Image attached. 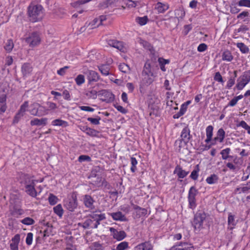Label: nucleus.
I'll list each match as a JSON object with an SVG mask.
<instances>
[{
    "label": "nucleus",
    "instance_id": "30",
    "mask_svg": "<svg viewBox=\"0 0 250 250\" xmlns=\"http://www.w3.org/2000/svg\"><path fill=\"white\" fill-rule=\"evenodd\" d=\"M98 68L101 73L104 75L107 76L109 74L110 67L107 64H102L98 66Z\"/></svg>",
    "mask_w": 250,
    "mask_h": 250
},
{
    "label": "nucleus",
    "instance_id": "62",
    "mask_svg": "<svg viewBox=\"0 0 250 250\" xmlns=\"http://www.w3.org/2000/svg\"><path fill=\"white\" fill-rule=\"evenodd\" d=\"M207 49V45L205 43H201L199 45L197 48V50L199 52H202L206 50Z\"/></svg>",
    "mask_w": 250,
    "mask_h": 250
},
{
    "label": "nucleus",
    "instance_id": "26",
    "mask_svg": "<svg viewBox=\"0 0 250 250\" xmlns=\"http://www.w3.org/2000/svg\"><path fill=\"white\" fill-rule=\"evenodd\" d=\"M47 119L46 118L38 119L35 118L30 121V125H45L47 124Z\"/></svg>",
    "mask_w": 250,
    "mask_h": 250
},
{
    "label": "nucleus",
    "instance_id": "59",
    "mask_svg": "<svg viewBox=\"0 0 250 250\" xmlns=\"http://www.w3.org/2000/svg\"><path fill=\"white\" fill-rule=\"evenodd\" d=\"M33 233L31 232H29L27 234V236L26 238V243L27 245H31L32 243L33 240Z\"/></svg>",
    "mask_w": 250,
    "mask_h": 250
},
{
    "label": "nucleus",
    "instance_id": "55",
    "mask_svg": "<svg viewBox=\"0 0 250 250\" xmlns=\"http://www.w3.org/2000/svg\"><path fill=\"white\" fill-rule=\"evenodd\" d=\"M131 170L132 172H134L136 170V166L137 164V161L135 158L131 157Z\"/></svg>",
    "mask_w": 250,
    "mask_h": 250
},
{
    "label": "nucleus",
    "instance_id": "58",
    "mask_svg": "<svg viewBox=\"0 0 250 250\" xmlns=\"http://www.w3.org/2000/svg\"><path fill=\"white\" fill-rule=\"evenodd\" d=\"M235 80L234 79V78L229 77L228 81L227 82L226 87L229 89H230L231 87L235 84Z\"/></svg>",
    "mask_w": 250,
    "mask_h": 250
},
{
    "label": "nucleus",
    "instance_id": "48",
    "mask_svg": "<svg viewBox=\"0 0 250 250\" xmlns=\"http://www.w3.org/2000/svg\"><path fill=\"white\" fill-rule=\"evenodd\" d=\"M21 223L26 225H31L35 223V221L31 218L25 217L21 221Z\"/></svg>",
    "mask_w": 250,
    "mask_h": 250
},
{
    "label": "nucleus",
    "instance_id": "20",
    "mask_svg": "<svg viewBox=\"0 0 250 250\" xmlns=\"http://www.w3.org/2000/svg\"><path fill=\"white\" fill-rule=\"evenodd\" d=\"M153 246L149 241H146L136 246L134 249L135 250H152Z\"/></svg>",
    "mask_w": 250,
    "mask_h": 250
},
{
    "label": "nucleus",
    "instance_id": "22",
    "mask_svg": "<svg viewBox=\"0 0 250 250\" xmlns=\"http://www.w3.org/2000/svg\"><path fill=\"white\" fill-rule=\"evenodd\" d=\"M169 8V5L167 3L158 2L155 4V9L159 13H163Z\"/></svg>",
    "mask_w": 250,
    "mask_h": 250
},
{
    "label": "nucleus",
    "instance_id": "64",
    "mask_svg": "<svg viewBox=\"0 0 250 250\" xmlns=\"http://www.w3.org/2000/svg\"><path fill=\"white\" fill-rule=\"evenodd\" d=\"M80 109L83 111H88V112H93L94 111V109L87 106H80Z\"/></svg>",
    "mask_w": 250,
    "mask_h": 250
},
{
    "label": "nucleus",
    "instance_id": "43",
    "mask_svg": "<svg viewBox=\"0 0 250 250\" xmlns=\"http://www.w3.org/2000/svg\"><path fill=\"white\" fill-rule=\"evenodd\" d=\"M129 248L128 243L126 241L122 242L116 247V250H125Z\"/></svg>",
    "mask_w": 250,
    "mask_h": 250
},
{
    "label": "nucleus",
    "instance_id": "9",
    "mask_svg": "<svg viewBox=\"0 0 250 250\" xmlns=\"http://www.w3.org/2000/svg\"><path fill=\"white\" fill-rule=\"evenodd\" d=\"M197 193V190L193 186L190 188L188 194V200L189 207L191 209H194L196 206L195 196Z\"/></svg>",
    "mask_w": 250,
    "mask_h": 250
},
{
    "label": "nucleus",
    "instance_id": "29",
    "mask_svg": "<svg viewBox=\"0 0 250 250\" xmlns=\"http://www.w3.org/2000/svg\"><path fill=\"white\" fill-rule=\"evenodd\" d=\"M228 224L229 226L228 228L230 229H232L236 224V223L235 221V216L234 215H232L231 213H229Z\"/></svg>",
    "mask_w": 250,
    "mask_h": 250
},
{
    "label": "nucleus",
    "instance_id": "23",
    "mask_svg": "<svg viewBox=\"0 0 250 250\" xmlns=\"http://www.w3.org/2000/svg\"><path fill=\"white\" fill-rule=\"evenodd\" d=\"M110 215L116 221H126V217L121 211L110 213Z\"/></svg>",
    "mask_w": 250,
    "mask_h": 250
},
{
    "label": "nucleus",
    "instance_id": "19",
    "mask_svg": "<svg viewBox=\"0 0 250 250\" xmlns=\"http://www.w3.org/2000/svg\"><path fill=\"white\" fill-rule=\"evenodd\" d=\"M20 241V235L16 234L11 239V243L10 244L11 250H19V244Z\"/></svg>",
    "mask_w": 250,
    "mask_h": 250
},
{
    "label": "nucleus",
    "instance_id": "11",
    "mask_svg": "<svg viewBox=\"0 0 250 250\" xmlns=\"http://www.w3.org/2000/svg\"><path fill=\"white\" fill-rule=\"evenodd\" d=\"M106 42L107 44L111 47L115 48L122 52L125 51V47L122 42L115 39H107Z\"/></svg>",
    "mask_w": 250,
    "mask_h": 250
},
{
    "label": "nucleus",
    "instance_id": "60",
    "mask_svg": "<svg viewBox=\"0 0 250 250\" xmlns=\"http://www.w3.org/2000/svg\"><path fill=\"white\" fill-rule=\"evenodd\" d=\"M101 118L99 117L98 118H93L91 117H89L87 118V120L90 122L91 124L98 125L100 124V120Z\"/></svg>",
    "mask_w": 250,
    "mask_h": 250
},
{
    "label": "nucleus",
    "instance_id": "10",
    "mask_svg": "<svg viewBox=\"0 0 250 250\" xmlns=\"http://www.w3.org/2000/svg\"><path fill=\"white\" fill-rule=\"evenodd\" d=\"M206 217V214L203 212H197L194 216L193 225L195 229H200Z\"/></svg>",
    "mask_w": 250,
    "mask_h": 250
},
{
    "label": "nucleus",
    "instance_id": "21",
    "mask_svg": "<svg viewBox=\"0 0 250 250\" xmlns=\"http://www.w3.org/2000/svg\"><path fill=\"white\" fill-rule=\"evenodd\" d=\"M25 192L32 197H36L37 196V191L35 189V183L28 185L25 187Z\"/></svg>",
    "mask_w": 250,
    "mask_h": 250
},
{
    "label": "nucleus",
    "instance_id": "7",
    "mask_svg": "<svg viewBox=\"0 0 250 250\" xmlns=\"http://www.w3.org/2000/svg\"><path fill=\"white\" fill-rule=\"evenodd\" d=\"M83 73L86 76L89 84H92L94 83L98 82L100 79L99 74L94 70L87 69Z\"/></svg>",
    "mask_w": 250,
    "mask_h": 250
},
{
    "label": "nucleus",
    "instance_id": "1",
    "mask_svg": "<svg viewBox=\"0 0 250 250\" xmlns=\"http://www.w3.org/2000/svg\"><path fill=\"white\" fill-rule=\"evenodd\" d=\"M105 218V217L104 214H98L93 213L90 215L89 218L85 220L83 223H79V226H82L85 229L97 228L100 224V221Z\"/></svg>",
    "mask_w": 250,
    "mask_h": 250
},
{
    "label": "nucleus",
    "instance_id": "32",
    "mask_svg": "<svg viewBox=\"0 0 250 250\" xmlns=\"http://www.w3.org/2000/svg\"><path fill=\"white\" fill-rule=\"evenodd\" d=\"M218 176L215 174H213L208 177L206 179V181L208 184L211 185L216 183L218 182Z\"/></svg>",
    "mask_w": 250,
    "mask_h": 250
},
{
    "label": "nucleus",
    "instance_id": "40",
    "mask_svg": "<svg viewBox=\"0 0 250 250\" xmlns=\"http://www.w3.org/2000/svg\"><path fill=\"white\" fill-rule=\"evenodd\" d=\"M176 18L179 19H182L185 15V12L183 8H179L175 11Z\"/></svg>",
    "mask_w": 250,
    "mask_h": 250
},
{
    "label": "nucleus",
    "instance_id": "16",
    "mask_svg": "<svg viewBox=\"0 0 250 250\" xmlns=\"http://www.w3.org/2000/svg\"><path fill=\"white\" fill-rule=\"evenodd\" d=\"M169 250H194V248L191 244L184 243L172 247Z\"/></svg>",
    "mask_w": 250,
    "mask_h": 250
},
{
    "label": "nucleus",
    "instance_id": "50",
    "mask_svg": "<svg viewBox=\"0 0 250 250\" xmlns=\"http://www.w3.org/2000/svg\"><path fill=\"white\" fill-rule=\"evenodd\" d=\"M86 95L88 98L95 99L97 97V92L96 90H92L86 92Z\"/></svg>",
    "mask_w": 250,
    "mask_h": 250
},
{
    "label": "nucleus",
    "instance_id": "53",
    "mask_svg": "<svg viewBox=\"0 0 250 250\" xmlns=\"http://www.w3.org/2000/svg\"><path fill=\"white\" fill-rule=\"evenodd\" d=\"M47 110L46 107L42 106L40 104V108L39 109V117L46 115L48 114Z\"/></svg>",
    "mask_w": 250,
    "mask_h": 250
},
{
    "label": "nucleus",
    "instance_id": "35",
    "mask_svg": "<svg viewBox=\"0 0 250 250\" xmlns=\"http://www.w3.org/2000/svg\"><path fill=\"white\" fill-rule=\"evenodd\" d=\"M52 124L55 126H61L66 127L68 125V123L61 119H56L52 121Z\"/></svg>",
    "mask_w": 250,
    "mask_h": 250
},
{
    "label": "nucleus",
    "instance_id": "28",
    "mask_svg": "<svg viewBox=\"0 0 250 250\" xmlns=\"http://www.w3.org/2000/svg\"><path fill=\"white\" fill-rule=\"evenodd\" d=\"M22 73L24 76L29 75L32 71V67L29 63H24L21 67Z\"/></svg>",
    "mask_w": 250,
    "mask_h": 250
},
{
    "label": "nucleus",
    "instance_id": "2",
    "mask_svg": "<svg viewBox=\"0 0 250 250\" xmlns=\"http://www.w3.org/2000/svg\"><path fill=\"white\" fill-rule=\"evenodd\" d=\"M42 9V7L40 5H30L28 7L30 21L35 22L41 20L43 17Z\"/></svg>",
    "mask_w": 250,
    "mask_h": 250
},
{
    "label": "nucleus",
    "instance_id": "33",
    "mask_svg": "<svg viewBox=\"0 0 250 250\" xmlns=\"http://www.w3.org/2000/svg\"><path fill=\"white\" fill-rule=\"evenodd\" d=\"M14 45L13 40L12 39H8L5 42L4 48L7 52H10L12 50Z\"/></svg>",
    "mask_w": 250,
    "mask_h": 250
},
{
    "label": "nucleus",
    "instance_id": "37",
    "mask_svg": "<svg viewBox=\"0 0 250 250\" xmlns=\"http://www.w3.org/2000/svg\"><path fill=\"white\" fill-rule=\"evenodd\" d=\"M133 206V208L137 210V213L138 214L141 216H145L147 213V210L145 208H142L138 206L135 205L133 204H132Z\"/></svg>",
    "mask_w": 250,
    "mask_h": 250
},
{
    "label": "nucleus",
    "instance_id": "24",
    "mask_svg": "<svg viewBox=\"0 0 250 250\" xmlns=\"http://www.w3.org/2000/svg\"><path fill=\"white\" fill-rule=\"evenodd\" d=\"M213 127L212 125H208L206 129L207 138L205 140V142L207 144L212 141V135H213Z\"/></svg>",
    "mask_w": 250,
    "mask_h": 250
},
{
    "label": "nucleus",
    "instance_id": "63",
    "mask_svg": "<svg viewBox=\"0 0 250 250\" xmlns=\"http://www.w3.org/2000/svg\"><path fill=\"white\" fill-rule=\"evenodd\" d=\"M62 95L65 100L70 101L71 100V96L69 91L67 90H63L62 92Z\"/></svg>",
    "mask_w": 250,
    "mask_h": 250
},
{
    "label": "nucleus",
    "instance_id": "54",
    "mask_svg": "<svg viewBox=\"0 0 250 250\" xmlns=\"http://www.w3.org/2000/svg\"><path fill=\"white\" fill-rule=\"evenodd\" d=\"M91 0H78V1L73 3L72 4V6L75 8H78L79 7L81 4H83L84 3H86L89 1H90Z\"/></svg>",
    "mask_w": 250,
    "mask_h": 250
},
{
    "label": "nucleus",
    "instance_id": "44",
    "mask_svg": "<svg viewBox=\"0 0 250 250\" xmlns=\"http://www.w3.org/2000/svg\"><path fill=\"white\" fill-rule=\"evenodd\" d=\"M135 21L140 25H144L147 23L148 21V18L147 16H144L143 17H137L135 19Z\"/></svg>",
    "mask_w": 250,
    "mask_h": 250
},
{
    "label": "nucleus",
    "instance_id": "34",
    "mask_svg": "<svg viewBox=\"0 0 250 250\" xmlns=\"http://www.w3.org/2000/svg\"><path fill=\"white\" fill-rule=\"evenodd\" d=\"M236 46L240 49L242 53H248L249 52V47L243 42H238L236 43Z\"/></svg>",
    "mask_w": 250,
    "mask_h": 250
},
{
    "label": "nucleus",
    "instance_id": "5",
    "mask_svg": "<svg viewBox=\"0 0 250 250\" xmlns=\"http://www.w3.org/2000/svg\"><path fill=\"white\" fill-rule=\"evenodd\" d=\"M26 42L30 47H34L38 46L41 42V38L38 32H33L25 39Z\"/></svg>",
    "mask_w": 250,
    "mask_h": 250
},
{
    "label": "nucleus",
    "instance_id": "56",
    "mask_svg": "<svg viewBox=\"0 0 250 250\" xmlns=\"http://www.w3.org/2000/svg\"><path fill=\"white\" fill-rule=\"evenodd\" d=\"M90 250H103L102 245L98 243H94L90 247Z\"/></svg>",
    "mask_w": 250,
    "mask_h": 250
},
{
    "label": "nucleus",
    "instance_id": "15",
    "mask_svg": "<svg viewBox=\"0 0 250 250\" xmlns=\"http://www.w3.org/2000/svg\"><path fill=\"white\" fill-rule=\"evenodd\" d=\"M102 100L106 103H111L114 100V94L109 91L104 90L102 91Z\"/></svg>",
    "mask_w": 250,
    "mask_h": 250
},
{
    "label": "nucleus",
    "instance_id": "8",
    "mask_svg": "<svg viewBox=\"0 0 250 250\" xmlns=\"http://www.w3.org/2000/svg\"><path fill=\"white\" fill-rule=\"evenodd\" d=\"M28 106L29 104L28 101H25L21 105L20 109L14 117L13 123L17 124L19 122L21 118L25 114L26 112L28 110L27 109Z\"/></svg>",
    "mask_w": 250,
    "mask_h": 250
},
{
    "label": "nucleus",
    "instance_id": "45",
    "mask_svg": "<svg viewBox=\"0 0 250 250\" xmlns=\"http://www.w3.org/2000/svg\"><path fill=\"white\" fill-rule=\"evenodd\" d=\"M119 69L121 72L125 73H127L130 71L129 66L125 63L120 64L119 65Z\"/></svg>",
    "mask_w": 250,
    "mask_h": 250
},
{
    "label": "nucleus",
    "instance_id": "27",
    "mask_svg": "<svg viewBox=\"0 0 250 250\" xmlns=\"http://www.w3.org/2000/svg\"><path fill=\"white\" fill-rule=\"evenodd\" d=\"M83 202L87 208H93L94 200L91 196L89 195H85L83 198Z\"/></svg>",
    "mask_w": 250,
    "mask_h": 250
},
{
    "label": "nucleus",
    "instance_id": "42",
    "mask_svg": "<svg viewBox=\"0 0 250 250\" xmlns=\"http://www.w3.org/2000/svg\"><path fill=\"white\" fill-rule=\"evenodd\" d=\"M5 101V97H0V111L1 113H4L6 109Z\"/></svg>",
    "mask_w": 250,
    "mask_h": 250
},
{
    "label": "nucleus",
    "instance_id": "57",
    "mask_svg": "<svg viewBox=\"0 0 250 250\" xmlns=\"http://www.w3.org/2000/svg\"><path fill=\"white\" fill-rule=\"evenodd\" d=\"M214 80L215 81L221 83H223L224 82L221 74L219 72L215 73V75L214 76Z\"/></svg>",
    "mask_w": 250,
    "mask_h": 250
},
{
    "label": "nucleus",
    "instance_id": "61",
    "mask_svg": "<svg viewBox=\"0 0 250 250\" xmlns=\"http://www.w3.org/2000/svg\"><path fill=\"white\" fill-rule=\"evenodd\" d=\"M91 160V158L89 156L87 155H82L79 157L78 161L80 162H83L84 161H90Z\"/></svg>",
    "mask_w": 250,
    "mask_h": 250
},
{
    "label": "nucleus",
    "instance_id": "51",
    "mask_svg": "<svg viewBox=\"0 0 250 250\" xmlns=\"http://www.w3.org/2000/svg\"><path fill=\"white\" fill-rule=\"evenodd\" d=\"M83 128H84V127H83ZM84 131L86 132V134L90 136H95L98 133L97 130L87 126L85 127Z\"/></svg>",
    "mask_w": 250,
    "mask_h": 250
},
{
    "label": "nucleus",
    "instance_id": "3",
    "mask_svg": "<svg viewBox=\"0 0 250 250\" xmlns=\"http://www.w3.org/2000/svg\"><path fill=\"white\" fill-rule=\"evenodd\" d=\"M64 207L70 211H74L78 206L77 194L75 192L69 194L63 201Z\"/></svg>",
    "mask_w": 250,
    "mask_h": 250
},
{
    "label": "nucleus",
    "instance_id": "4",
    "mask_svg": "<svg viewBox=\"0 0 250 250\" xmlns=\"http://www.w3.org/2000/svg\"><path fill=\"white\" fill-rule=\"evenodd\" d=\"M250 82V70L245 71L237 80L235 87L238 90H242Z\"/></svg>",
    "mask_w": 250,
    "mask_h": 250
},
{
    "label": "nucleus",
    "instance_id": "12",
    "mask_svg": "<svg viewBox=\"0 0 250 250\" xmlns=\"http://www.w3.org/2000/svg\"><path fill=\"white\" fill-rule=\"evenodd\" d=\"M225 137V132L222 128L218 129L216 136L212 139L210 146L215 145L217 142L222 143Z\"/></svg>",
    "mask_w": 250,
    "mask_h": 250
},
{
    "label": "nucleus",
    "instance_id": "18",
    "mask_svg": "<svg viewBox=\"0 0 250 250\" xmlns=\"http://www.w3.org/2000/svg\"><path fill=\"white\" fill-rule=\"evenodd\" d=\"M37 182L36 180L33 179V177L27 174H24L22 176L21 179V184L24 185L25 187L28 185H32L35 184Z\"/></svg>",
    "mask_w": 250,
    "mask_h": 250
},
{
    "label": "nucleus",
    "instance_id": "14",
    "mask_svg": "<svg viewBox=\"0 0 250 250\" xmlns=\"http://www.w3.org/2000/svg\"><path fill=\"white\" fill-rule=\"evenodd\" d=\"M191 136L190 130L188 126H185L182 130L181 134V141L185 143H188L190 139Z\"/></svg>",
    "mask_w": 250,
    "mask_h": 250
},
{
    "label": "nucleus",
    "instance_id": "6",
    "mask_svg": "<svg viewBox=\"0 0 250 250\" xmlns=\"http://www.w3.org/2000/svg\"><path fill=\"white\" fill-rule=\"evenodd\" d=\"M143 73L145 74L144 78L143 79V84L148 85L152 83L153 80L149 78V76H152L153 74L151 71V66L150 63L146 62L145 64Z\"/></svg>",
    "mask_w": 250,
    "mask_h": 250
},
{
    "label": "nucleus",
    "instance_id": "13",
    "mask_svg": "<svg viewBox=\"0 0 250 250\" xmlns=\"http://www.w3.org/2000/svg\"><path fill=\"white\" fill-rule=\"evenodd\" d=\"M110 231L112 233L113 237L118 241H121L126 236V233L123 230L118 231L113 228H110Z\"/></svg>",
    "mask_w": 250,
    "mask_h": 250
},
{
    "label": "nucleus",
    "instance_id": "49",
    "mask_svg": "<svg viewBox=\"0 0 250 250\" xmlns=\"http://www.w3.org/2000/svg\"><path fill=\"white\" fill-rule=\"evenodd\" d=\"M237 4L239 6L250 8V0H240Z\"/></svg>",
    "mask_w": 250,
    "mask_h": 250
},
{
    "label": "nucleus",
    "instance_id": "39",
    "mask_svg": "<svg viewBox=\"0 0 250 250\" xmlns=\"http://www.w3.org/2000/svg\"><path fill=\"white\" fill-rule=\"evenodd\" d=\"M199 171V166L198 165H197L195 169L191 172L190 177L194 180H196L198 177Z\"/></svg>",
    "mask_w": 250,
    "mask_h": 250
},
{
    "label": "nucleus",
    "instance_id": "46",
    "mask_svg": "<svg viewBox=\"0 0 250 250\" xmlns=\"http://www.w3.org/2000/svg\"><path fill=\"white\" fill-rule=\"evenodd\" d=\"M48 201L51 205H54L58 202V198L55 195L50 193L48 197Z\"/></svg>",
    "mask_w": 250,
    "mask_h": 250
},
{
    "label": "nucleus",
    "instance_id": "38",
    "mask_svg": "<svg viewBox=\"0 0 250 250\" xmlns=\"http://www.w3.org/2000/svg\"><path fill=\"white\" fill-rule=\"evenodd\" d=\"M53 210L54 212L60 217H61L62 216L63 213V210L61 204H58L54 207Z\"/></svg>",
    "mask_w": 250,
    "mask_h": 250
},
{
    "label": "nucleus",
    "instance_id": "41",
    "mask_svg": "<svg viewBox=\"0 0 250 250\" xmlns=\"http://www.w3.org/2000/svg\"><path fill=\"white\" fill-rule=\"evenodd\" d=\"M230 152V149L229 148H227L224 149H223L220 154L222 155V159L223 160H227L229 157H231V156L229 155V154Z\"/></svg>",
    "mask_w": 250,
    "mask_h": 250
},
{
    "label": "nucleus",
    "instance_id": "25",
    "mask_svg": "<svg viewBox=\"0 0 250 250\" xmlns=\"http://www.w3.org/2000/svg\"><path fill=\"white\" fill-rule=\"evenodd\" d=\"M39 108L40 104L37 103H34L30 105V109L28 111L31 115L39 117Z\"/></svg>",
    "mask_w": 250,
    "mask_h": 250
},
{
    "label": "nucleus",
    "instance_id": "36",
    "mask_svg": "<svg viewBox=\"0 0 250 250\" xmlns=\"http://www.w3.org/2000/svg\"><path fill=\"white\" fill-rule=\"evenodd\" d=\"M222 60L228 62H230L233 59V56L230 52L228 50L225 51L222 54Z\"/></svg>",
    "mask_w": 250,
    "mask_h": 250
},
{
    "label": "nucleus",
    "instance_id": "17",
    "mask_svg": "<svg viewBox=\"0 0 250 250\" xmlns=\"http://www.w3.org/2000/svg\"><path fill=\"white\" fill-rule=\"evenodd\" d=\"M173 173L176 174L179 178L183 179L188 174L189 171H186L183 169L180 166L177 165L175 167Z\"/></svg>",
    "mask_w": 250,
    "mask_h": 250
},
{
    "label": "nucleus",
    "instance_id": "31",
    "mask_svg": "<svg viewBox=\"0 0 250 250\" xmlns=\"http://www.w3.org/2000/svg\"><path fill=\"white\" fill-rule=\"evenodd\" d=\"M46 108L47 110L48 113L49 112H54L58 108V106L56 104L52 102L48 101L46 102Z\"/></svg>",
    "mask_w": 250,
    "mask_h": 250
},
{
    "label": "nucleus",
    "instance_id": "47",
    "mask_svg": "<svg viewBox=\"0 0 250 250\" xmlns=\"http://www.w3.org/2000/svg\"><path fill=\"white\" fill-rule=\"evenodd\" d=\"M75 80L77 84L78 85H81L85 82L84 76L82 74L78 75Z\"/></svg>",
    "mask_w": 250,
    "mask_h": 250
},
{
    "label": "nucleus",
    "instance_id": "52",
    "mask_svg": "<svg viewBox=\"0 0 250 250\" xmlns=\"http://www.w3.org/2000/svg\"><path fill=\"white\" fill-rule=\"evenodd\" d=\"M250 13L248 11H244L237 15V18L238 19L243 20V21H246L245 18L248 17Z\"/></svg>",
    "mask_w": 250,
    "mask_h": 250
}]
</instances>
